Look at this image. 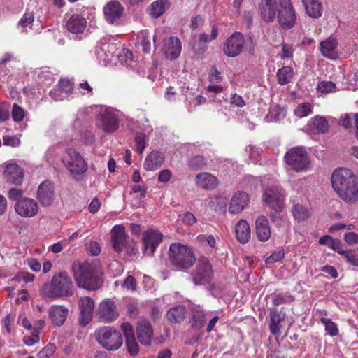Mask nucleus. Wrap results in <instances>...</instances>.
Returning <instances> with one entry per match:
<instances>
[{"label":"nucleus","mask_w":358,"mask_h":358,"mask_svg":"<svg viewBox=\"0 0 358 358\" xmlns=\"http://www.w3.org/2000/svg\"><path fill=\"white\" fill-rule=\"evenodd\" d=\"M244 47L243 35L240 32H235L225 41L223 52L227 57H235L243 51Z\"/></svg>","instance_id":"9b49d317"},{"label":"nucleus","mask_w":358,"mask_h":358,"mask_svg":"<svg viewBox=\"0 0 358 358\" xmlns=\"http://www.w3.org/2000/svg\"><path fill=\"white\" fill-rule=\"evenodd\" d=\"M126 345L128 352L132 356H135L138 353L139 348L136 338L126 340Z\"/></svg>","instance_id":"864d4df0"},{"label":"nucleus","mask_w":358,"mask_h":358,"mask_svg":"<svg viewBox=\"0 0 358 358\" xmlns=\"http://www.w3.org/2000/svg\"><path fill=\"white\" fill-rule=\"evenodd\" d=\"M136 150L141 154L147 145V139L145 134L139 133L135 137Z\"/></svg>","instance_id":"37998d69"},{"label":"nucleus","mask_w":358,"mask_h":358,"mask_svg":"<svg viewBox=\"0 0 358 358\" xmlns=\"http://www.w3.org/2000/svg\"><path fill=\"white\" fill-rule=\"evenodd\" d=\"M111 239L113 248L117 252H122L126 243L124 227L121 225H115L111 231Z\"/></svg>","instance_id":"a878e982"},{"label":"nucleus","mask_w":358,"mask_h":358,"mask_svg":"<svg viewBox=\"0 0 358 358\" xmlns=\"http://www.w3.org/2000/svg\"><path fill=\"white\" fill-rule=\"evenodd\" d=\"M67 243L66 241H59L52 244L49 250H51L53 253H59L66 246Z\"/></svg>","instance_id":"338daca9"},{"label":"nucleus","mask_w":358,"mask_h":358,"mask_svg":"<svg viewBox=\"0 0 358 358\" xmlns=\"http://www.w3.org/2000/svg\"><path fill=\"white\" fill-rule=\"evenodd\" d=\"M122 287L127 290L135 291L136 289V282L132 275L127 276L123 282Z\"/></svg>","instance_id":"13d9d810"},{"label":"nucleus","mask_w":358,"mask_h":358,"mask_svg":"<svg viewBox=\"0 0 358 358\" xmlns=\"http://www.w3.org/2000/svg\"><path fill=\"white\" fill-rule=\"evenodd\" d=\"M138 43L142 47V50L144 52H149L150 50V37L145 32H141L138 36Z\"/></svg>","instance_id":"a18cd8bd"},{"label":"nucleus","mask_w":358,"mask_h":358,"mask_svg":"<svg viewBox=\"0 0 358 358\" xmlns=\"http://www.w3.org/2000/svg\"><path fill=\"white\" fill-rule=\"evenodd\" d=\"M218 35L217 29L215 27H213L210 31V34H207L206 33H201L199 35V41L203 43H210L213 40H215Z\"/></svg>","instance_id":"de8ad7c7"},{"label":"nucleus","mask_w":358,"mask_h":358,"mask_svg":"<svg viewBox=\"0 0 358 358\" xmlns=\"http://www.w3.org/2000/svg\"><path fill=\"white\" fill-rule=\"evenodd\" d=\"M50 96L55 101H61L65 98L64 94L62 92H61V91H60V90H59L58 87L52 89L50 92Z\"/></svg>","instance_id":"774afa93"},{"label":"nucleus","mask_w":358,"mask_h":358,"mask_svg":"<svg viewBox=\"0 0 358 358\" xmlns=\"http://www.w3.org/2000/svg\"><path fill=\"white\" fill-rule=\"evenodd\" d=\"M15 213L23 217H33L37 215L39 206L36 201L25 197L17 201L14 206Z\"/></svg>","instance_id":"f8f14e48"},{"label":"nucleus","mask_w":358,"mask_h":358,"mask_svg":"<svg viewBox=\"0 0 358 358\" xmlns=\"http://www.w3.org/2000/svg\"><path fill=\"white\" fill-rule=\"evenodd\" d=\"M294 76L293 69L286 66L278 69L277 72V80L280 85H284L291 82Z\"/></svg>","instance_id":"e433bc0d"},{"label":"nucleus","mask_w":358,"mask_h":358,"mask_svg":"<svg viewBox=\"0 0 358 358\" xmlns=\"http://www.w3.org/2000/svg\"><path fill=\"white\" fill-rule=\"evenodd\" d=\"M277 5L276 0H262L259 10L261 17L264 21L273 22L276 17Z\"/></svg>","instance_id":"5701e85b"},{"label":"nucleus","mask_w":358,"mask_h":358,"mask_svg":"<svg viewBox=\"0 0 358 358\" xmlns=\"http://www.w3.org/2000/svg\"><path fill=\"white\" fill-rule=\"evenodd\" d=\"M71 271L77 285L87 290L98 289L101 285L99 266L89 262L74 261Z\"/></svg>","instance_id":"f257e3e1"},{"label":"nucleus","mask_w":358,"mask_h":358,"mask_svg":"<svg viewBox=\"0 0 358 358\" xmlns=\"http://www.w3.org/2000/svg\"><path fill=\"white\" fill-rule=\"evenodd\" d=\"M269 330L272 334L278 335L280 333V322L282 318L280 314L275 310H271L270 313Z\"/></svg>","instance_id":"4c0bfd02"},{"label":"nucleus","mask_w":358,"mask_h":358,"mask_svg":"<svg viewBox=\"0 0 358 358\" xmlns=\"http://www.w3.org/2000/svg\"><path fill=\"white\" fill-rule=\"evenodd\" d=\"M69 313V308L64 305L54 304L48 310L51 324L55 327H61L65 322Z\"/></svg>","instance_id":"aec40b11"},{"label":"nucleus","mask_w":358,"mask_h":358,"mask_svg":"<svg viewBox=\"0 0 358 358\" xmlns=\"http://www.w3.org/2000/svg\"><path fill=\"white\" fill-rule=\"evenodd\" d=\"M78 305L80 309L79 320L82 326H85L92 320L94 302L90 297L83 296L80 298Z\"/></svg>","instance_id":"dca6fc26"},{"label":"nucleus","mask_w":358,"mask_h":358,"mask_svg":"<svg viewBox=\"0 0 358 358\" xmlns=\"http://www.w3.org/2000/svg\"><path fill=\"white\" fill-rule=\"evenodd\" d=\"M278 22L282 29L294 27L297 16L291 0H278Z\"/></svg>","instance_id":"6e6552de"},{"label":"nucleus","mask_w":358,"mask_h":358,"mask_svg":"<svg viewBox=\"0 0 358 358\" xmlns=\"http://www.w3.org/2000/svg\"><path fill=\"white\" fill-rule=\"evenodd\" d=\"M181 50L182 44L178 38L170 37L164 42L163 53L170 60L178 58L180 55Z\"/></svg>","instance_id":"412c9836"},{"label":"nucleus","mask_w":358,"mask_h":358,"mask_svg":"<svg viewBox=\"0 0 358 358\" xmlns=\"http://www.w3.org/2000/svg\"><path fill=\"white\" fill-rule=\"evenodd\" d=\"M249 202V196L244 192H238L235 193L231 197L229 206V213L233 215H236L241 213Z\"/></svg>","instance_id":"4be33fe9"},{"label":"nucleus","mask_w":358,"mask_h":358,"mask_svg":"<svg viewBox=\"0 0 358 358\" xmlns=\"http://www.w3.org/2000/svg\"><path fill=\"white\" fill-rule=\"evenodd\" d=\"M55 349V348L53 345L49 344L39 352L38 356L39 358H49L53 355Z\"/></svg>","instance_id":"bf43d9fd"},{"label":"nucleus","mask_w":358,"mask_h":358,"mask_svg":"<svg viewBox=\"0 0 358 358\" xmlns=\"http://www.w3.org/2000/svg\"><path fill=\"white\" fill-rule=\"evenodd\" d=\"M286 164L296 172L308 169L310 160L306 151L302 147H295L287 152L285 157Z\"/></svg>","instance_id":"0eeeda50"},{"label":"nucleus","mask_w":358,"mask_h":358,"mask_svg":"<svg viewBox=\"0 0 358 358\" xmlns=\"http://www.w3.org/2000/svg\"><path fill=\"white\" fill-rule=\"evenodd\" d=\"M189 166L194 169H199L202 168L205 164V159L203 157L196 155L192 157L189 160Z\"/></svg>","instance_id":"8fccbe9b"},{"label":"nucleus","mask_w":358,"mask_h":358,"mask_svg":"<svg viewBox=\"0 0 358 358\" xmlns=\"http://www.w3.org/2000/svg\"><path fill=\"white\" fill-rule=\"evenodd\" d=\"M99 318L105 322H112L119 317V313L114 301L106 299L99 304Z\"/></svg>","instance_id":"6ab92c4d"},{"label":"nucleus","mask_w":358,"mask_h":358,"mask_svg":"<svg viewBox=\"0 0 358 358\" xmlns=\"http://www.w3.org/2000/svg\"><path fill=\"white\" fill-rule=\"evenodd\" d=\"M321 322L325 327V330L331 336H335L338 333L337 325L331 319L322 317Z\"/></svg>","instance_id":"79ce46f5"},{"label":"nucleus","mask_w":358,"mask_h":358,"mask_svg":"<svg viewBox=\"0 0 358 358\" xmlns=\"http://www.w3.org/2000/svg\"><path fill=\"white\" fill-rule=\"evenodd\" d=\"M87 27V20L81 15L74 14L66 22V29L72 34L83 33Z\"/></svg>","instance_id":"bb28decb"},{"label":"nucleus","mask_w":358,"mask_h":358,"mask_svg":"<svg viewBox=\"0 0 358 358\" xmlns=\"http://www.w3.org/2000/svg\"><path fill=\"white\" fill-rule=\"evenodd\" d=\"M237 240L242 244L247 243L251 237V229L249 223L245 220L238 222L235 227Z\"/></svg>","instance_id":"c756f323"},{"label":"nucleus","mask_w":358,"mask_h":358,"mask_svg":"<svg viewBox=\"0 0 358 358\" xmlns=\"http://www.w3.org/2000/svg\"><path fill=\"white\" fill-rule=\"evenodd\" d=\"M255 232L258 240L261 242L268 241L271 236V231L268 219L265 216H259L255 222Z\"/></svg>","instance_id":"b1692460"},{"label":"nucleus","mask_w":358,"mask_h":358,"mask_svg":"<svg viewBox=\"0 0 358 358\" xmlns=\"http://www.w3.org/2000/svg\"><path fill=\"white\" fill-rule=\"evenodd\" d=\"M22 194V191L17 188H11L8 192V198L11 200H20Z\"/></svg>","instance_id":"69168bd1"},{"label":"nucleus","mask_w":358,"mask_h":358,"mask_svg":"<svg viewBox=\"0 0 358 358\" xmlns=\"http://www.w3.org/2000/svg\"><path fill=\"white\" fill-rule=\"evenodd\" d=\"M164 157L157 151L151 152L145 158L144 168L147 171H154L159 168L164 163Z\"/></svg>","instance_id":"473e14b6"},{"label":"nucleus","mask_w":358,"mask_h":358,"mask_svg":"<svg viewBox=\"0 0 358 358\" xmlns=\"http://www.w3.org/2000/svg\"><path fill=\"white\" fill-rule=\"evenodd\" d=\"M358 250H345L343 256L346 259V261L352 266H358Z\"/></svg>","instance_id":"49530a36"},{"label":"nucleus","mask_w":358,"mask_h":358,"mask_svg":"<svg viewBox=\"0 0 358 358\" xmlns=\"http://www.w3.org/2000/svg\"><path fill=\"white\" fill-rule=\"evenodd\" d=\"M136 335L141 345L149 346L152 343L154 331L149 320L145 318H139L136 324Z\"/></svg>","instance_id":"ddd939ff"},{"label":"nucleus","mask_w":358,"mask_h":358,"mask_svg":"<svg viewBox=\"0 0 358 358\" xmlns=\"http://www.w3.org/2000/svg\"><path fill=\"white\" fill-rule=\"evenodd\" d=\"M187 311L183 306L170 308L166 313V318L170 323H180L186 317Z\"/></svg>","instance_id":"c9c22d12"},{"label":"nucleus","mask_w":358,"mask_h":358,"mask_svg":"<svg viewBox=\"0 0 358 358\" xmlns=\"http://www.w3.org/2000/svg\"><path fill=\"white\" fill-rule=\"evenodd\" d=\"M147 187L145 185H136L132 187L130 192L131 196V205L133 208H137L141 206L143 199L145 196Z\"/></svg>","instance_id":"f704fd0d"},{"label":"nucleus","mask_w":358,"mask_h":358,"mask_svg":"<svg viewBox=\"0 0 358 358\" xmlns=\"http://www.w3.org/2000/svg\"><path fill=\"white\" fill-rule=\"evenodd\" d=\"M352 114H345V115L341 117V124L343 127L345 128H349L352 127V122H354V117Z\"/></svg>","instance_id":"e2e57ef3"},{"label":"nucleus","mask_w":358,"mask_h":358,"mask_svg":"<svg viewBox=\"0 0 358 358\" xmlns=\"http://www.w3.org/2000/svg\"><path fill=\"white\" fill-rule=\"evenodd\" d=\"M292 213L294 218L299 222L305 220L310 217L309 210L305 206L299 203L292 206Z\"/></svg>","instance_id":"ea45409f"},{"label":"nucleus","mask_w":358,"mask_h":358,"mask_svg":"<svg viewBox=\"0 0 358 358\" xmlns=\"http://www.w3.org/2000/svg\"><path fill=\"white\" fill-rule=\"evenodd\" d=\"M162 234L157 230L150 229L143 234V244L145 252L148 255H152L156 248L162 239Z\"/></svg>","instance_id":"a211bd4d"},{"label":"nucleus","mask_w":358,"mask_h":358,"mask_svg":"<svg viewBox=\"0 0 358 358\" xmlns=\"http://www.w3.org/2000/svg\"><path fill=\"white\" fill-rule=\"evenodd\" d=\"M336 85L331 81H323L318 84L317 90L322 93H329L334 91Z\"/></svg>","instance_id":"5fc2aeb1"},{"label":"nucleus","mask_w":358,"mask_h":358,"mask_svg":"<svg viewBox=\"0 0 358 358\" xmlns=\"http://www.w3.org/2000/svg\"><path fill=\"white\" fill-rule=\"evenodd\" d=\"M3 176L10 183L20 185L22 183L23 173L16 164H10L6 166Z\"/></svg>","instance_id":"393cba45"},{"label":"nucleus","mask_w":358,"mask_h":358,"mask_svg":"<svg viewBox=\"0 0 358 358\" xmlns=\"http://www.w3.org/2000/svg\"><path fill=\"white\" fill-rule=\"evenodd\" d=\"M331 184L338 195L344 201L353 203L358 200V184L350 169H340L331 176Z\"/></svg>","instance_id":"f03ea898"},{"label":"nucleus","mask_w":358,"mask_h":358,"mask_svg":"<svg viewBox=\"0 0 358 358\" xmlns=\"http://www.w3.org/2000/svg\"><path fill=\"white\" fill-rule=\"evenodd\" d=\"M121 329L123 331L125 340L131 339L135 337L134 328L130 323L123 322L121 324Z\"/></svg>","instance_id":"6e6d98bb"},{"label":"nucleus","mask_w":358,"mask_h":358,"mask_svg":"<svg viewBox=\"0 0 358 358\" xmlns=\"http://www.w3.org/2000/svg\"><path fill=\"white\" fill-rule=\"evenodd\" d=\"M306 13L313 19H318L322 15L323 6L320 0H301Z\"/></svg>","instance_id":"cd10ccee"},{"label":"nucleus","mask_w":358,"mask_h":358,"mask_svg":"<svg viewBox=\"0 0 358 358\" xmlns=\"http://www.w3.org/2000/svg\"><path fill=\"white\" fill-rule=\"evenodd\" d=\"M213 277V272L209 260L206 257L199 258L193 275L194 283L197 285H205L209 283Z\"/></svg>","instance_id":"9d476101"},{"label":"nucleus","mask_w":358,"mask_h":358,"mask_svg":"<svg viewBox=\"0 0 358 358\" xmlns=\"http://www.w3.org/2000/svg\"><path fill=\"white\" fill-rule=\"evenodd\" d=\"M57 87H59V90H60L61 92L64 94V97L66 94L71 93L73 91V84L69 80L62 79Z\"/></svg>","instance_id":"09e8293b"},{"label":"nucleus","mask_w":358,"mask_h":358,"mask_svg":"<svg viewBox=\"0 0 358 358\" xmlns=\"http://www.w3.org/2000/svg\"><path fill=\"white\" fill-rule=\"evenodd\" d=\"M34 20V15L33 13L27 12L18 22L17 27L22 31L27 32L29 30L32 29Z\"/></svg>","instance_id":"58836bf2"},{"label":"nucleus","mask_w":358,"mask_h":358,"mask_svg":"<svg viewBox=\"0 0 358 358\" xmlns=\"http://www.w3.org/2000/svg\"><path fill=\"white\" fill-rule=\"evenodd\" d=\"M97 124L105 132H114L117 131L119 127L117 115L115 112L110 110H106L101 112L97 120Z\"/></svg>","instance_id":"4468645a"},{"label":"nucleus","mask_w":358,"mask_h":358,"mask_svg":"<svg viewBox=\"0 0 358 358\" xmlns=\"http://www.w3.org/2000/svg\"><path fill=\"white\" fill-rule=\"evenodd\" d=\"M87 250L92 255L97 256L101 252L100 245L97 242H91L87 247Z\"/></svg>","instance_id":"0e129e2a"},{"label":"nucleus","mask_w":358,"mask_h":358,"mask_svg":"<svg viewBox=\"0 0 358 358\" xmlns=\"http://www.w3.org/2000/svg\"><path fill=\"white\" fill-rule=\"evenodd\" d=\"M40 294L48 299L71 297L73 294L72 280L66 272L57 273L50 282L42 285Z\"/></svg>","instance_id":"7ed1b4c3"},{"label":"nucleus","mask_w":358,"mask_h":358,"mask_svg":"<svg viewBox=\"0 0 358 358\" xmlns=\"http://www.w3.org/2000/svg\"><path fill=\"white\" fill-rule=\"evenodd\" d=\"M196 185L204 189H213L218 184V180L215 176L209 173H201L196 176Z\"/></svg>","instance_id":"c85d7f7f"},{"label":"nucleus","mask_w":358,"mask_h":358,"mask_svg":"<svg viewBox=\"0 0 358 358\" xmlns=\"http://www.w3.org/2000/svg\"><path fill=\"white\" fill-rule=\"evenodd\" d=\"M308 129L314 134H325L329 130V123L322 116H315L308 123Z\"/></svg>","instance_id":"7c9ffc66"},{"label":"nucleus","mask_w":358,"mask_h":358,"mask_svg":"<svg viewBox=\"0 0 358 358\" xmlns=\"http://www.w3.org/2000/svg\"><path fill=\"white\" fill-rule=\"evenodd\" d=\"M169 257L171 265L176 270L188 269L196 261L192 249L179 243H174L170 245Z\"/></svg>","instance_id":"20e7f679"},{"label":"nucleus","mask_w":358,"mask_h":358,"mask_svg":"<svg viewBox=\"0 0 358 358\" xmlns=\"http://www.w3.org/2000/svg\"><path fill=\"white\" fill-rule=\"evenodd\" d=\"M37 199L44 207L50 206L55 199V187L52 182L46 180L40 184L37 190Z\"/></svg>","instance_id":"2eb2a0df"},{"label":"nucleus","mask_w":358,"mask_h":358,"mask_svg":"<svg viewBox=\"0 0 358 358\" xmlns=\"http://www.w3.org/2000/svg\"><path fill=\"white\" fill-rule=\"evenodd\" d=\"M344 240L350 245H355L358 243V234L355 232H348L344 235Z\"/></svg>","instance_id":"052dcab7"},{"label":"nucleus","mask_w":358,"mask_h":358,"mask_svg":"<svg viewBox=\"0 0 358 358\" xmlns=\"http://www.w3.org/2000/svg\"><path fill=\"white\" fill-rule=\"evenodd\" d=\"M293 300V296L290 295L284 296L282 294H278L273 297L272 302L275 306H280L286 303L292 302Z\"/></svg>","instance_id":"4d7b16f0"},{"label":"nucleus","mask_w":358,"mask_h":358,"mask_svg":"<svg viewBox=\"0 0 358 358\" xmlns=\"http://www.w3.org/2000/svg\"><path fill=\"white\" fill-rule=\"evenodd\" d=\"M24 110L20 106L16 103L13 104L12 109V117L15 122L22 121L24 117Z\"/></svg>","instance_id":"3c124183"},{"label":"nucleus","mask_w":358,"mask_h":358,"mask_svg":"<svg viewBox=\"0 0 358 358\" xmlns=\"http://www.w3.org/2000/svg\"><path fill=\"white\" fill-rule=\"evenodd\" d=\"M285 199V190L278 185L268 187L263 194L264 202L277 212L282 211L284 208Z\"/></svg>","instance_id":"1a4fd4ad"},{"label":"nucleus","mask_w":358,"mask_h":358,"mask_svg":"<svg viewBox=\"0 0 358 358\" xmlns=\"http://www.w3.org/2000/svg\"><path fill=\"white\" fill-rule=\"evenodd\" d=\"M170 6L169 0H157L149 6L148 11L152 17L157 19L160 17Z\"/></svg>","instance_id":"2f4dec72"},{"label":"nucleus","mask_w":358,"mask_h":358,"mask_svg":"<svg viewBox=\"0 0 358 358\" xmlns=\"http://www.w3.org/2000/svg\"><path fill=\"white\" fill-rule=\"evenodd\" d=\"M3 142L6 145L17 147L20 144V141L15 136H3Z\"/></svg>","instance_id":"680f3d73"},{"label":"nucleus","mask_w":358,"mask_h":358,"mask_svg":"<svg viewBox=\"0 0 358 358\" xmlns=\"http://www.w3.org/2000/svg\"><path fill=\"white\" fill-rule=\"evenodd\" d=\"M294 113L299 118L306 117L313 113V106L310 103H299L294 109Z\"/></svg>","instance_id":"a19ab883"},{"label":"nucleus","mask_w":358,"mask_h":358,"mask_svg":"<svg viewBox=\"0 0 358 358\" xmlns=\"http://www.w3.org/2000/svg\"><path fill=\"white\" fill-rule=\"evenodd\" d=\"M336 46L337 41L336 38L329 37L320 43L321 53L326 57L335 59L337 55L336 51Z\"/></svg>","instance_id":"72a5a7b5"},{"label":"nucleus","mask_w":358,"mask_h":358,"mask_svg":"<svg viewBox=\"0 0 358 358\" xmlns=\"http://www.w3.org/2000/svg\"><path fill=\"white\" fill-rule=\"evenodd\" d=\"M124 8L118 1H110L103 7L106 20L110 24H115L123 15Z\"/></svg>","instance_id":"f3484780"},{"label":"nucleus","mask_w":358,"mask_h":358,"mask_svg":"<svg viewBox=\"0 0 358 358\" xmlns=\"http://www.w3.org/2000/svg\"><path fill=\"white\" fill-rule=\"evenodd\" d=\"M192 317L195 322V325L198 327H201L206 322V315L203 311L200 309H193Z\"/></svg>","instance_id":"c03bdc74"},{"label":"nucleus","mask_w":358,"mask_h":358,"mask_svg":"<svg viewBox=\"0 0 358 358\" xmlns=\"http://www.w3.org/2000/svg\"><path fill=\"white\" fill-rule=\"evenodd\" d=\"M62 162L73 179L80 180L87 171L88 164L80 152L69 148L62 157Z\"/></svg>","instance_id":"39448f33"},{"label":"nucleus","mask_w":358,"mask_h":358,"mask_svg":"<svg viewBox=\"0 0 358 358\" xmlns=\"http://www.w3.org/2000/svg\"><path fill=\"white\" fill-rule=\"evenodd\" d=\"M98 343L108 351L117 350L122 345L123 338L121 333L112 327H103L96 331Z\"/></svg>","instance_id":"423d86ee"},{"label":"nucleus","mask_w":358,"mask_h":358,"mask_svg":"<svg viewBox=\"0 0 358 358\" xmlns=\"http://www.w3.org/2000/svg\"><path fill=\"white\" fill-rule=\"evenodd\" d=\"M285 253L283 250H279L273 252L269 257L265 259L266 264H272L278 262L284 258Z\"/></svg>","instance_id":"603ef678"}]
</instances>
